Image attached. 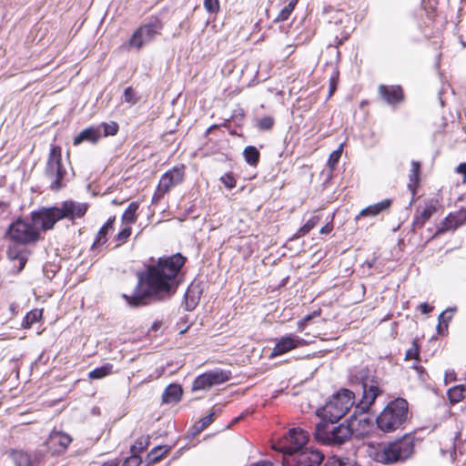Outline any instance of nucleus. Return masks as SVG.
I'll return each mask as SVG.
<instances>
[{
  "instance_id": "6e6552de",
  "label": "nucleus",
  "mask_w": 466,
  "mask_h": 466,
  "mask_svg": "<svg viewBox=\"0 0 466 466\" xmlns=\"http://www.w3.org/2000/svg\"><path fill=\"white\" fill-rule=\"evenodd\" d=\"M11 244L7 250V256L11 260H18V271H21L27 261L30 250L27 245L34 244L39 240L40 235H10Z\"/></svg>"
},
{
  "instance_id": "c756f323",
  "label": "nucleus",
  "mask_w": 466,
  "mask_h": 466,
  "mask_svg": "<svg viewBox=\"0 0 466 466\" xmlns=\"http://www.w3.org/2000/svg\"><path fill=\"white\" fill-rule=\"evenodd\" d=\"M41 317H42V310H39L37 309H33L25 315V317L23 320L22 326L25 329H29L32 327V325L34 323L37 322L41 319Z\"/></svg>"
},
{
  "instance_id": "c03bdc74",
  "label": "nucleus",
  "mask_w": 466,
  "mask_h": 466,
  "mask_svg": "<svg viewBox=\"0 0 466 466\" xmlns=\"http://www.w3.org/2000/svg\"><path fill=\"white\" fill-rule=\"evenodd\" d=\"M124 99L127 103L134 104L136 103V100L134 98V92L131 87H127L124 91Z\"/></svg>"
},
{
  "instance_id": "5701e85b",
  "label": "nucleus",
  "mask_w": 466,
  "mask_h": 466,
  "mask_svg": "<svg viewBox=\"0 0 466 466\" xmlns=\"http://www.w3.org/2000/svg\"><path fill=\"white\" fill-rule=\"evenodd\" d=\"M182 395V389L176 384H170L163 392L162 400L165 403L177 402Z\"/></svg>"
},
{
  "instance_id": "5fc2aeb1",
  "label": "nucleus",
  "mask_w": 466,
  "mask_h": 466,
  "mask_svg": "<svg viewBox=\"0 0 466 466\" xmlns=\"http://www.w3.org/2000/svg\"><path fill=\"white\" fill-rule=\"evenodd\" d=\"M137 461H138V459L137 457H132L128 460L126 461V463L127 464H131V465H134V466H137Z\"/></svg>"
},
{
  "instance_id": "c85d7f7f",
  "label": "nucleus",
  "mask_w": 466,
  "mask_h": 466,
  "mask_svg": "<svg viewBox=\"0 0 466 466\" xmlns=\"http://www.w3.org/2000/svg\"><path fill=\"white\" fill-rule=\"evenodd\" d=\"M113 366L111 364H106L99 368H96L91 370L88 374L89 378L92 380L102 379L112 373Z\"/></svg>"
},
{
  "instance_id": "a211bd4d",
  "label": "nucleus",
  "mask_w": 466,
  "mask_h": 466,
  "mask_svg": "<svg viewBox=\"0 0 466 466\" xmlns=\"http://www.w3.org/2000/svg\"><path fill=\"white\" fill-rule=\"evenodd\" d=\"M138 204L137 202L129 203L121 218V228L118 233H131V226L137 221V211Z\"/></svg>"
},
{
  "instance_id": "603ef678",
  "label": "nucleus",
  "mask_w": 466,
  "mask_h": 466,
  "mask_svg": "<svg viewBox=\"0 0 466 466\" xmlns=\"http://www.w3.org/2000/svg\"><path fill=\"white\" fill-rule=\"evenodd\" d=\"M332 230L331 228L329 227V225H325V226H322L319 229V233L321 234H324V233H329L330 231Z\"/></svg>"
},
{
  "instance_id": "a878e982",
  "label": "nucleus",
  "mask_w": 466,
  "mask_h": 466,
  "mask_svg": "<svg viewBox=\"0 0 466 466\" xmlns=\"http://www.w3.org/2000/svg\"><path fill=\"white\" fill-rule=\"evenodd\" d=\"M243 155L245 160L250 166H256L259 160L260 153L253 146H248L244 148Z\"/></svg>"
},
{
  "instance_id": "13d9d810",
  "label": "nucleus",
  "mask_w": 466,
  "mask_h": 466,
  "mask_svg": "<svg viewBox=\"0 0 466 466\" xmlns=\"http://www.w3.org/2000/svg\"><path fill=\"white\" fill-rule=\"evenodd\" d=\"M142 440L143 438L139 441H137V444H139V449H144Z\"/></svg>"
},
{
  "instance_id": "79ce46f5",
  "label": "nucleus",
  "mask_w": 466,
  "mask_h": 466,
  "mask_svg": "<svg viewBox=\"0 0 466 466\" xmlns=\"http://www.w3.org/2000/svg\"><path fill=\"white\" fill-rule=\"evenodd\" d=\"M319 311H314L311 314H308L306 317H304L302 319H300L298 322V324H297L298 330L303 331L304 329L306 328L308 322L310 321L314 317L319 316Z\"/></svg>"
},
{
  "instance_id": "dca6fc26",
  "label": "nucleus",
  "mask_w": 466,
  "mask_h": 466,
  "mask_svg": "<svg viewBox=\"0 0 466 466\" xmlns=\"http://www.w3.org/2000/svg\"><path fill=\"white\" fill-rule=\"evenodd\" d=\"M380 97L390 106L401 103L404 99L403 90L400 86L380 85L378 88Z\"/></svg>"
},
{
  "instance_id": "bf43d9fd",
  "label": "nucleus",
  "mask_w": 466,
  "mask_h": 466,
  "mask_svg": "<svg viewBox=\"0 0 466 466\" xmlns=\"http://www.w3.org/2000/svg\"><path fill=\"white\" fill-rule=\"evenodd\" d=\"M147 442H148V437H146V438H145V444L147 445Z\"/></svg>"
},
{
  "instance_id": "052dcab7",
  "label": "nucleus",
  "mask_w": 466,
  "mask_h": 466,
  "mask_svg": "<svg viewBox=\"0 0 466 466\" xmlns=\"http://www.w3.org/2000/svg\"><path fill=\"white\" fill-rule=\"evenodd\" d=\"M239 419H240V418H236V419L234 420V422L238 421V420H239Z\"/></svg>"
},
{
  "instance_id": "f704fd0d",
  "label": "nucleus",
  "mask_w": 466,
  "mask_h": 466,
  "mask_svg": "<svg viewBox=\"0 0 466 466\" xmlns=\"http://www.w3.org/2000/svg\"><path fill=\"white\" fill-rule=\"evenodd\" d=\"M343 149V144H340L339 147L334 150L329 157L328 165L329 167L334 168V167L338 164Z\"/></svg>"
},
{
  "instance_id": "4468645a",
  "label": "nucleus",
  "mask_w": 466,
  "mask_h": 466,
  "mask_svg": "<svg viewBox=\"0 0 466 466\" xmlns=\"http://www.w3.org/2000/svg\"><path fill=\"white\" fill-rule=\"evenodd\" d=\"M309 343V342L307 339L295 334L283 336L278 339L269 357L274 358L276 356L283 355L291 351L292 350L305 347Z\"/></svg>"
},
{
  "instance_id": "7ed1b4c3",
  "label": "nucleus",
  "mask_w": 466,
  "mask_h": 466,
  "mask_svg": "<svg viewBox=\"0 0 466 466\" xmlns=\"http://www.w3.org/2000/svg\"><path fill=\"white\" fill-rule=\"evenodd\" d=\"M414 450V438L404 435L394 441L381 444L376 450L374 459L381 463H393L408 459Z\"/></svg>"
},
{
  "instance_id": "8fccbe9b",
  "label": "nucleus",
  "mask_w": 466,
  "mask_h": 466,
  "mask_svg": "<svg viewBox=\"0 0 466 466\" xmlns=\"http://www.w3.org/2000/svg\"><path fill=\"white\" fill-rule=\"evenodd\" d=\"M457 172L460 173V174H462L463 177H464V182L466 181V163H461L460 164L457 168H456Z\"/></svg>"
},
{
  "instance_id": "ddd939ff",
  "label": "nucleus",
  "mask_w": 466,
  "mask_h": 466,
  "mask_svg": "<svg viewBox=\"0 0 466 466\" xmlns=\"http://www.w3.org/2000/svg\"><path fill=\"white\" fill-rule=\"evenodd\" d=\"M183 179L184 170L182 167H174L164 173L153 196V201H159L166 193L174 187L179 185Z\"/></svg>"
},
{
  "instance_id": "2eb2a0df",
  "label": "nucleus",
  "mask_w": 466,
  "mask_h": 466,
  "mask_svg": "<svg viewBox=\"0 0 466 466\" xmlns=\"http://www.w3.org/2000/svg\"><path fill=\"white\" fill-rule=\"evenodd\" d=\"M362 398L360 400V409L368 410L375 401L376 398L381 393V390L376 380H364L362 382Z\"/></svg>"
},
{
  "instance_id": "a19ab883",
  "label": "nucleus",
  "mask_w": 466,
  "mask_h": 466,
  "mask_svg": "<svg viewBox=\"0 0 466 466\" xmlns=\"http://www.w3.org/2000/svg\"><path fill=\"white\" fill-rule=\"evenodd\" d=\"M220 180L223 183V185L229 189L236 187V179L230 173L223 175L220 177Z\"/></svg>"
},
{
  "instance_id": "a18cd8bd",
  "label": "nucleus",
  "mask_w": 466,
  "mask_h": 466,
  "mask_svg": "<svg viewBox=\"0 0 466 466\" xmlns=\"http://www.w3.org/2000/svg\"><path fill=\"white\" fill-rule=\"evenodd\" d=\"M337 78H338V72L335 74V76L330 77L329 80V96H332V94L335 92L337 88Z\"/></svg>"
},
{
  "instance_id": "4d7b16f0",
  "label": "nucleus",
  "mask_w": 466,
  "mask_h": 466,
  "mask_svg": "<svg viewBox=\"0 0 466 466\" xmlns=\"http://www.w3.org/2000/svg\"><path fill=\"white\" fill-rule=\"evenodd\" d=\"M128 236H129V235H125V234L117 235V238H118V240H120V241H125Z\"/></svg>"
},
{
  "instance_id": "3c124183",
  "label": "nucleus",
  "mask_w": 466,
  "mask_h": 466,
  "mask_svg": "<svg viewBox=\"0 0 466 466\" xmlns=\"http://www.w3.org/2000/svg\"><path fill=\"white\" fill-rule=\"evenodd\" d=\"M419 353L417 352V350H409L407 352H406V358L407 359H412V358H415Z\"/></svg>"
},
{
  "instance_id": "aec40b11",
  "label": "nucleus",
  "mask_w": 466,
  "mask_h": 466,
  "mask_svg": "<svg viewBox=\"0 0 466 466\" xmlns=\"http://www.w3.org/2000/svg\"><path fill=\"white\" fill-rule=\"evenodd\" d=\"M101 137L102 133L99 127H90L82 130L76 137H75L73 144L75 146H78L84 141L96 143Z\"/></svg>"
},
{
  "instance_id": "b1692460",
  "label": "nucleus",
  "mask_w": 466,
  "mask_h": 466,
  "mask_svg": "<svg viewBox=\"0 0 466 466\" xmlns=\"http://www.w3.org/2000/svg\"><path fill=\"white\" fill-rule=\"evenodd\" d=\"M435 211L436 208L434 206L431 205L424 208L423 210L414 218V229H420L424 225L426 220H428Z\"/></svg>"
},
{
  "instance_id": "58836bf2",
  "label": "nucleus",
  "mask_w": 466,
  "mask_h": 466,
  "mask_svg": "<svg viewBox=\"0 0 466 466\" xmlns=\"http://www.w3.org/2000/svg\"><path fill=\"white\" fill-rule=\"evenodd\" d=\"M204 7L210 14H217L219 11L218 0H204Z\"/></svg>"
},
{
  "instance_id": "0eeeda50",
  "label": "nucleus",
  "mask_w": 466,
  "mask_h": 466,
  "mask_svg": "<svg viewBox=\"0 0 466 466\" xmlns=\"http://www.w3.org/2000/svg\"><path fill=\"white\" fill-rule=\"evenodd\" d=\"M309 434L300 428L290 429L281 439L273 444V448L285 455H291L309 446Z\"/></svg>"
},
{
  "instance_id": "de8ad7c7",
  "label": "nucleus",
  "mask_w": 466,
  "mask_h": 466,
  "mask_svg": "<svg viewBox=\"0 0 466 466\" xmlns=\"http://www.w3.org/2000/svg\"><path fill=\"white\" fill-rule=\"evenodd\" d=\"M106 235H98L96 239L94 241L92 248H96L100 245H104L106 242Z\"/></svg>"
},
{
  "instance_id": "6ab92c4d",
  "label": "nucleus",
  "mask_w": 466,
  "mask_h": 466,
  "mask_svg": "<svg viewBox=\"0 0 466 466\" xmlns=\"http://www.w3.org/2000/svg\"><path fill=\"white\" fill-rule=\"evenodd\" d=\"M466 223V210H461L456 214L449 215L443 221L442 228L438 229L435 233L442 231L455 230L462 224Z\"/></svg>"
},
{
  "instance_id": "c9c22d12",
  "label": "nucleus",
  "mask_w": 466,
  "mask_h": 466,
  "mask_svg": "<svg viewBox=\"0 0 466 466\" xmlns=\"http://www.w3.org/2000/svg\"><path fill=\"white\" fill-rule=\"evenodd\" d=\"M167 452V449L166 447H156L148 454V459L151 462L158 461Z\"/></svg>"
},
{
  "instance_id": "423d86ee",
  "label": "nucleus",
  "mask_w": 466,
  "mask_h": 466,
  "mask_svg": "<svg viewBox=\"0 0 466 466\" xmlns=\"http://www.w3.org/2000/svg\"><path fill=\"white\" fill-rule=\"evenodd\" d=\"M353 404L354 393L350 390H342L334 394L323 407L321 416L324 420L337 421L350 410Z\"/></svg>"
},
{
  "instance_id": "f8f14e48",
  "label": "nucleus",
  "mask_w": 466,
  "mask_h": 466,
  "mask_svg": "<svg viewBox=\"0 0 466 466\" xmlns=\"http://www.w3.org/2000/svg\"><path fill=\"white\" fill-rule=\"evenodd\" d=\"M231 378V372L215 370L198 376L192 385V390H206L212 386L222 384Z\"/></svg>"
},
{
  "instance_id": "f3484780",
  "label": "nucleus",
  "mask_w": 466,
  "mask_h": 466,
  "mask_svg": "<svg viewBox=\"0 0 466 466\" xmlns=\"http://www.w3.org/2000/svg\"><path fill=\"white\" fill-rule=\"evenodd\" d=\"M71 441L72 439L69 435L60 431H52L46 444L53 453H56L65 451Z\"/></svg>"
},
{
  "instance_id": "f03ea898",
  "label": "nucleus",
  "mask_w": 466,
  "mask_h": 466,
  "mask_svg": "<svg viewBox=\"0 0 466 466\" xmlns=\"http://www.w3.org/2000/svg\"><path fill=\"white\" fill-rule=\"evenodd\" d=\"M87 208L88 205L86 203L71 199L63 201L60 206L43 207L31 213V227L34 231H29L25 224H24L25 228L23 230L15 228V226L21 223L20 220H17L16 223L10 225L6 233H38L39 230H51L55 224L62 219H67L74 223L76 218L85 216Z\"/></svg>"
},
{
  "instance_id": "72a5a7b5",
  "label": "nucleus",
  "mask_w": 466,
  "mask_h": 466,
  "mask_svg": "<svg viewBox=\"0 0 466 466\" xmlns=\"http://www.w3.org/2000/svg\"><path fill=\"white\" fill-rule=\"evenodd\" d=\"M214 415H215V412H210L208 413L207 416H205L204 418H202L196 425H195V429L198 432H200L202 431L203 430H205L209 424L212 423V421L214 420Z\"/></svg>"
},
{
  "instance_id": "393cba45",
  "label": "nucleus",
  "mask_w": 466,
  "mask_h": 466,
  "mask_svg": "<svg viewBox=\"0 0 466 466\" xmlns=\"http://www.w3.org/2000/svg\"><path fill=\"white\" fill-rule=\"evenodd\" d=\"M298 2H299V0H291L287 5H285L280 10V12L277 15V17L274 19V22L279 23V22L287 21L289 18L292 12L294 11L295 6L297 5Z\"/></svg>"
},
{
  "instance_id": "ea45409f",
  "label": "nucleus",
  "mask_w": 466,
  "mask_h": 466,
  "mask_svg": "<svg viewBox=\"0 0 466 466\" xmlns=\"http://www.w3.org/2000/svg\"><path fill=\"white\" fill-rule=\"evenodd\" d=\"M319 217L315 216L309 218L304 226L300 228L299 233H308L311 229L315 228V226L319 223Z\"/></svg>"
},
{
  "instance_id": "9b49d317",
  "label": "nucleus",
  "mask_w": 466,
  "mask_h": 466,
  "mask_svg": "<svg viewBox=\"0 0 466 466\" xmlns=\"http://www.w3.org/2000/svg\"><path fill=\"white\" fill-rule=\"evenodd\" d=\"M161 29L162 25L157 20L141 25L131 35L129 46L138 50L141 49L145 45L150 43Z\"/></svg>"
},
{
  "instance_id": "9d476101",
  "label": "nucleus",
  "mask_w": 466,
  "mask_h": 466,
  "mask_svg": "<svg viewBox=\"0 0 466 466\" xmlns=\"http://www.w3.org/2000/svg\"><path fill=\"white\" fill-rule=\"evenodd\" d=\"M324 460V454L313 446H308L300 451L291 455H285L286 466H320Z\"/></svg>"
},
{
  "instance_id": "4c0bfd02",
  "label": "nucleus",
  "mask_w": 466,
  "mask_h": 466,
  "mask_svg": "<svg viewBox=\"0 0 466 466\" xmlns=\"http://www.w3.org/2000/svg\"><path fill=\"white\" fill-rule=\"evenodd\" d=\"M420 163L418 161H412L411 162V169L410 173L409 175L410 181L413 183H417L419 180V175H420Z\"/></svg>"
},
{
  "instance_id": "1a4fd4ad",
  "label": "nucleus",
  "mask_w": 466,
  "mask_h": 466,
  "mask_svg": "<svg viewBox=\"0 0 466 466\" xmlns=\"http://www.w3.org/2000/svg\"><path fill=\"white\" fill-rule=\"evenodd\" d=\"M46 176L51 180V189L60 190L64 187V177L66 174V168L62 165L61 147L54 146L50 149L46 170Z\"/></svg>"
},
{
  "instance_id": "7c9ffc66",
  "label": "nucleus",
  "mask_w": 466,
  "mask_h": 466,
  "mask_svg": "<svg viewBox=\"0 0 466 466\" xmlns=\"http://www.w3.org/2000/svg\"><path fill=\"white\" fill-rule=\"evenodd\" d=\"M453 309H447L441 312L439 316V324L437 326L438 332L442 333V324L444 323L445 328L448 327V322L451 319L453 315Z\"/></svg>"
},
{
  "instance_id": "20e7f679",
  "label": "nucleus",
  "mask_w": 466,
  "mask_h": 466,
  "mask_svg": "<svg viewBox=\"0 0 466 466\" xmlns=\"http://www.w3.org/2000/svg\"><path fill=\"white\" fill-rule=\"evenodd\" d=\"M409 407L406 400L398 398L383 409L377 417V425L385 432L394 431L403 426L408 419Z\"/></svg>"
},
{
  "instance_id": "473e14b6",
  "label": "nucleus",
  "mask_w": 466,
  "mask_h": 466,
  "mask_svg": "<svg viewBox=\"0 0 466 466\" xmlns=\"http://www.w3.org/2000/svg\"><path fill=\"white\" fill-rule=\"evenodd\" d=\"M98 127L104 137L115 136L118 131V125L114 121L110 123H102Z\"/></svg>"
},
{
  "instance_id": "09e8293b",
  "label": "nucleus",
  "mask_w": 466,
  "mask_h": 466,
  "mask_svg": "<svg viewBox=\"0 0 466 466\" xmlns=\"http://www.w3.org/2000/svg\"><path fill=\"white\" fill-rule=\"evenodd\" d=\"M420 309L422 314H427L433 309V307L430 306L428 303H422L420 305Z\"/></svg>"
},
{
  "instance_id": "49530a36",
  "label": "nucleus",
  "mask_w": 466,
  "mask_h": 466,
  "mask_svg": "<svg viewBox=\"0 0 466 466\" xmlns=\"http://www.w3.org/2000/svg\"><path fill=\"white\" fill-rule=\"evenodd\" d=\"M9 213V204L4 201L0 202V217L6 218Z\"/></svg>"
},
{
  "instance_id": "e433bc0d",
  "label": "nucleus",
  "mask_w": 466,
  "mask_h": 466,
  "mask_svg": "<svg viewBox=\"0 0 466 466\" xmlns=\"http://www.w3.org/2000/svg\"><path fill=\"white\" fill-rule=\"evenodd\" d=\"M274 126V118L271 116H263L258 121V127L261 130H270Z\"/></svg>"
},
{
  "instance_id": "f257e3e1",
  "label": "nucleus",
  "mask_w": 466,
  "mask_h": 466,
  "mask_svg": "<svg viewBox=\"0 0 466 466\" xmlns=\"http://www.w3.org/2000/svg\"><path fill=\"white\" fill-rule=\"evenodd\" d=\"M185 262L186 258L180 253L159 258L156 265L148 266L145 277L139 275V283L145 282L147 289L143 295L132 297L129 303L137 306L145 304L148 297L162 299L174 293L177 287V276Z\"/></svg>"
},
{
  "instance_id": "37998d69",
  "label": "nucleus",
  "mask_w": 466,
  "mask_h": 466,
  "mask_svg": "<svg viewBox=\"0 0 466 466\" xmlns=\"http://www.w3.org/2000/svg\"><path fill=\"white\" fill-rule=\"evenodd\" d=\"M116 221V217H111L100 228L97 233H107L109 230H113V224Z\"/></svg>"
},
{
  "instance_id": "cd10ccee",
  "label": "nucleus",
  "mask_w": 466,
  "mask_h": 466,
  "mask_svg": "<svg viewBox=\"0 0 466 466\" xmlns=\"http://www.w3.org/2000/svg\"><path fill=\"white\" fill-rule=\"evenodd\" d=\"M466 390L463 386H455L448 390V398L451 403H457L465 397Z\"/></svg>"
},
{
  "instance_id": "39448f33",
  "label": "nucleus",
  "mask_w": 466,
  "mask_h": 466,
  "mask_svg": "<svg viewBox=\"0 0 466 466\" xmlns=\"http://www.w3.org/2000/svg\"><path fill=\"white\" fill-rule=\"evenodd\" d=\"M335 421H321L316 425L314 437L327 445H340L352 435V429L346 424L334 425Z\"/></svg>"
},
{
  "instance_id": "864d4df0",
  "label": "nucleus",
  "mask_w": 466,
  "mask_h": 466,
  "mask_svg": "<svg viewBox=\"0 0 466 466\" xmlns=\"http://www.w3.org/2000/svg\"><path fill=\"white\" fill-rule=\"evenodd\" d=\"M250 466H273V465L269 461H259V462H257V463H253Z\"/></svg>"
},
{
  "instance_id": "bb28decb",
  "label": "nucleus",
  "mask_w": 466,
  "mask_h": 466,
  "mask_svg": "<svg viewBox=\"0 0 466 466\" xmlns=\"http://www.w3.org/2000/svg\"><path fill=\"white\" fill-rule=\"evenodd\" d=\"M12 459L15 466H33L29 454L22 451H13Z\"/></svg>"
},
{
  "instance_id": "412c9836",
  "label": "nucleus",
  "mask_w": 466,
  "mask_h": 466,
  "mask_svg": "<svg viewBox=\"0 0 466 466\" xmlns=\"http://www.w3.org/2000/svg\"><path fill=\"white\" fill-rule=\"evenodd\" d=\"M391 204L390 199H383L380 202H378L373 205H370L369 207L363 208L360 214L356 217V219H360L362 217H375L380 214L381 211L388 209Z\"/></svg>"
},
{
  "instance_id": "4be33fe9",
  "label": "nucleus",
  "mask_w": 466,
  "mask_h": 466,
  "mask_svg": "<svg viewBox=\"0 0 466 466\" xmlns=\"http://www.w3.org/2000/svg\"><path fill=\"white\" fill-rule=\"evenodd\" d=\"M201 291L197 285H190L185 293V304L187 310H193L198 304Z\"/></svg>"
},
{
  "instance_id": "2f4dec72",
  "label": "nucleus",
  "mask_w": 466,
  "mask_h": 466,
  "mask_svg": "<svg viewBox=\"0 0 466 466\" xmlns=\"http://www.w3.org/2000/svg\"><path fill=\"white\" fill-rule=\"evenodd\" d=\"M325 466H356V462L350 457L333 456L332 461Z\"/></svg>"
},
{
  "instance_id": "6e6d98bb",
  "label": "nucleus",
  "mask_w": 466,
  "mask_h": 466,
  "mask_svg": "<svg viewBox=\"0 0 466 466\" xmlns=\"http://www.w3.org/2000/svg\"><path fill=\"white\" fill-rule=\"evenodd\" d=\"M101 466H118V463L116 461L111 460V461L104 462Z\"/></svg>"
}]
</instances>
